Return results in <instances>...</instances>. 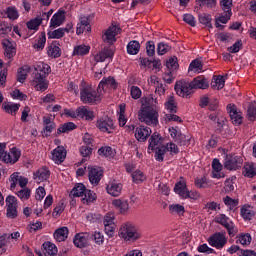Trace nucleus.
I'll use <instances>...</instances> for the list:
<instances>
[{"label": "nucleus", "mask_w": 256, "mask_h": 256, "mask_svg": "<svg viewBox=\"0 0 256 256\" xmlns=\"http://www.w3.org/2000/svg\"><path fill=\"white\" fill-rule=\"evenodd\" d=\"M175 91L178 97H182L184 99H189L191 95H193V87L191 86V82H187L185 80H180L175 84Z\"/></svg>", "instance_id": "0eeeda50"}, {"label": "nucleus", "mask_w": 256, "mask_h": 256, "mask_svg": "<svg viewBox=\"0 0 256 256\" xmlns=\"http://www.w3.org/2000/svg\"><path fill=\"white\" fill-rule=\"evenodd\" d=\"M96 126L99 128L102 133H113L115 131V125L113 120L109 117L100 118L96 122Z\"/></svg>", "instance_id": "4468645a"}, {"label": "nucleus", "mask_w": 256, "mask_h": 256, "mask_svg": "<svg viewBox=\"0 0 256 256\" xmlns=\"http://www.w3.org/2000/svg\"><path fill=\"white\" fill-rule=\"evenodd\" d=\"M121 33V28L117 25L112 24L110 27H108L102 36V39L104 43H109V45H113L115 41H117V35Z\"/></svg>", "instance_id": "6e6552de"}, {"label": "nucleus", "mask_w": 256, "mask_h": 256, "mask_svg": "<svg viewBox=\"0 0 256 256\" xmlns=\"http://www.w3.org/2000/svg\"><path fill=\"white\" fill-rule=\"evenodd\" d=\"M19 200L13 195L6 197V217L8 219H17L19 217Z\"/></svg>", "instance_id": "39448f33"}, {"label": "nucleus", "mask_w": 256, "mask_h": 256, "mask_svg": "<svg viewBox=\"0 0 256 256\" xmlns=\"http://www.w3.org/2000/svg\"><path fill=\"white\" fill-rule=\"evenodd\" d=\"M211 85L213 89H217L219 91L225 87V78H223L221 75L214 76Z\"/></svg>", "instance_id": "49530a36"}, {"label": "nucleus", "mask_w": 256, "mask_h": 256, "mask_svg": "<svg viewBox=\"0 0 256 256\" xmlns=\"http://www.w3.org/2000/svg\"><path fill=\"white\" fill-rule=\"evenodd\" d=\"M223 170V165L219 162L218 159H214L212 162V177L214 179H223L225 174L221 172Z\"/></svg>", "instance_id": "bb28decb"}, {"label": "nucleus", "mask_w": 256, "mask_h": 256, "mask_svg": "<svg viewBox=\"0 0 256 256\" xmlns=\"http://www.w3.org/2000/svg\"><path fill=\"white\" fill-rule=\"evenodd\" d=\"M47 76L39 74L37 72L34 73V76L31 80V85L34 87L35 91H47L49 84L45 79Z\"/></svg>", "instance_id": "9b49d317"}, {"label": "nucleus", "mask_w": 256, "mask_h": 256, "mask_svg": "<svg viewBox=\"0 0 256 256\" xmlns=\"http://www.w3.org/2000/svg\"><path fill=\"white\" fill-rule=\"evenodd\" d=\"M139 49H141V44L136 40L130 41L127 45V53L129 55H137Z\"/></svg>", "instance_id": "a18cd8bd"}, {"label": "nucleus", "mask_w": 256, "mask_h": 256, "mask_svg": "<svg viewBox=\"0 0 256 256\" xmlns=\"http://www.w3.org/2000/svg\"><path fill=\"white\" fill-rule=\"evenodd\" d=\"M78 117H80V119H85L86 121H93V119H95V114L87 107L82 106L78 107Z\"/></svg>", "instance_id": "473e14b6"}, {"label": "nucleus", "mask_w": 256, "mask_h": 256, "mask_svg": "<svg viewBox=\"0 0 256 256\" xmlns=\"http://www.w3.org/2000/svg\"><path fill=\"white\" fill-rule=\"evenodd\" d=\"M140 101L141 108L138 112L139 121L145 123V125L157 127V125H159V110H157V107L153 106L155 99L153 96H147L142 97Z\"/></svg>", "instance_id": "f257e3e1"}, {"label": "nucleus", "mask_w": 256, "mask_h": 256, "mask_svg": "<svg viewBox=\"0 0 256 256\" xmlns=\"http://www.w3.org/2000/svg\"><path fill=\"white\" fill-rule=\"evenodd\" d=\"M19 107H21V104H17L13 102H7L2 105V109L5 111V113H8L9 115H12V116L17 115V111H19Z\"/></svg>", "instance_id": "e433bc0d"}, {"label": "nucleus", "mask_w": 256, "mask_h": 256, "mask_svg": "<svg viewBox=\"0 0 256 256\" xmlns=\"http://www.w3.org/2000/svg\"><path fill=\"white\" fill-rule=\"evenodd\" d=\"M163 143V138L159 133L154 132L153 135L149 139L148 151H155V149H159V145Z\"/></svg>", "instance_id": "cd10ccee"}, {"label": "nucleus", "mask_w": 256, "mask_h": 256, "mask_svg": "<svg viewBox=\"0 0 256 256\" xmlns=\"http://www.w3.org/2000/svg\"><path fill=\"white\" fill-rule=\"evenodd\" d=\"M243 174L245 177L253 178L256 175V164L253 162H248L244 165Z\"/></svg>", "instance_id": "a19ab883"}, {"label": "nucleus", "mask_w": 256, "mask_h": 256, "mask_svg": "<svg viewBox=\"0 0 256 256\" xmlns=\"http://www.w3.org/2000/svg\"><path fill=\"white\" fill-rule=\"evenodd\" d=\"M15 195L18 196L20 201H29V199H31V189L22 188L21 190L15 192Z\"/></svg>", "instance_id": "09e8293b"}, {"label": "nucleus", "mask_w": 256, "mask_h": 256, "mask_svg": "<svg viewBox=\"0 0 256 256\" xmlns=\"http://www.w3.org/2000/svg\"><path fill=\"white\" fill-rule=\"evenodd\" d=\"M76 127L75 123L67 122L57 129V134L61 135V133H68V131H73Z\"/></svg>", "instance_id": "3c124183"}, {"label": "nucleus", "mask_w": 256, "mask_h": 256, "mask_svg": "<svg viewBox=\"0 0 256 256\" xmlns=\"http://www.w3.org/2000/svg\"><path fill=\"white\" fill-rule=\"evenodd\" d=\"M11 243V236L9 234L0 235V255L7 253V247Z\"/></svg>", "instance_id": "58836bf2"}, {"label": "nucleus", "mask_w": 256, "mask_h": 256, "mask_svg": "<svg viewBox=\"0 0 256 256\" xmlns=\"http://www.w3.org/2000/svg\"><path fill=\"white\" fill-rule=\"evenodd\" d=\"M103 97V90L97 91L91 85L82 86L80 89V99L82 103H99Z\"/></svg>", "instance_id": "f03ea898"}, {"label": "nucleus", "mask_w": 256, "mask_h": 256, "mask_svg": "<svg viewBox=\"0 0 256 256\" xmlns=\"http://www.w3.org/2000/svg\"><path fill=\"white\" fill-rule=\"evenodd\" d=\"M171 51V46L169 44L160 42L157 45V53L158 55H165L166 53H169Z\"/></svg>", "instance_id": "4d7b16f0"}, {"label": "nucleus", "mask_w": 256, "mask_h": 256, "mask_svg": "<svg viewBox=\"0 0 256 256\" xmlns=\"http://www.w3.org/2000/svg\"><path fill=\"white\" fill-rule=\"evenodd\" d=\"M195 185L198 189H207L209 187V180L207 177L196 178Z\"/></svg>", "instance_id": "5fc2aeb1"}, {"label": "nucleus", "mask_w": 256, "mask_h": 256, "mask_svg": "<svg viewBox=\"0 0 256 256\" xmlns=\"http://www.w3.org/2000/svg\"><path fill=\"white\" fill-rule=\"evenodd\" d=\"M106 190L111 197H119L123 191V184L117 181H111L107 184Z\"/></svg>", "instance_id": "412c9836"}, {"label": "nucleus", "mask_w": 256, "mask_h": 256, "mask_svg": "<svg viewBox=\"0 0 256 256\" xmlns=\"http://www.w3.org/2000/svg\"><path fill=\"white\" fill-rule=\"evenodd\" d=\"M65 20V10H58L50 19L49 28L57 29V27H61L65 23Z\"/></svg>", "instance_id": "f3484780"}, {"label": "nucleus", "mask_w": 256, "mask_h": 256, "mask_svg": "<svg viewBox=\"0 0 256 256\" xmlns=\"http://www.w3.org/2000/svg\"><path fill=\"white\" fill-rule=\"evenodd\" d=\"M67 157V150L63 146H58L51 152L50 159H52L56 165H61Z\"/></svg>", "instance_id": "a211bd4d"}, {"label": "nucleus", "mask_w": 256, "mask_h": 256, "mask_svg": "<svg viewBox=\"0 0 256 256\" xmlns=\"http://www.w3.org/2000/svg\"><path fill=\"white\" fill-rule=\"evenodd\" d=\"M118 123L120 127L127 125V117H125V104H120L118 112Z\"/></svg>", "instance_id": "8fccbe9b"}, {"label": "nucleus", "mask_w": 256, "mask_h": 256, "mask_svg": "<svg viewBox=\"0 0 256 256\" xmlns=\"http://www.w3.org/2000/svg\"><path fill=\"white\" fill-rule=\"evenodd\" d=\"M242 165L243 158L237 155H228L224 161V167L229 171H236V169H239Z\"/></svg>", "instance_id": "9d476101"}, {"label": "nucleus", "mask_w": 256, "mask_h": 256, "mask_svg": "<svg viewBox=\"0 0 256 256\" xmlns=\"http://www.w3.org/2000/svg\"><path fill=\"white\" fill-rule=\"evenodd\" d=\"M166 67L170 71V73H173V71H177V69H179L177 57L169 58L166 62Z\"/></svg>", "instance_id": "603ef678"}, {"label": "nucleus", "mask_w": 256, "mask_h": 256, "mask_svg": "<svg viewBox=\"0 0 256 256\" xmlns=\"http://www.w3.org/2000/svg\"><path fill=\"white\" fill-rule=\"evenodd\" d=\"M199 21L202 25H206V27H213L211 25V21H213V18H211V15L209 14H200Z\"/></svg>", "instance_id": "680f3d73"}, {"label": "nucleus", "mask_w": 256, "mask_h": 256, "mask_svg": "<svg viewBox=\"0 0 256 256\" xmlns=\"http://www.w3.org/2000/svg\"><path fill=\"white\" fill-rule=\"evenodd\" d=\"M45 43H47V37L45 33H42L38 39L35 40L32 47L36 51H43V49H45Z\"/></svg>", "instance_id": "c03bdc74"}, {"label": "nucleus", "mask_w": 256, "mask_h": 256, "mask_svg": "<svg viewBox=\"0 0 256 256\" xmlns=\"http://www.w3.org/2000/svg\"><path fill=\"white\" fill-rule=\"evenodd\" d=\"M35 73H39V75L47 77V75L51 73V66L43 62H39L35 67Z\"/></svg>", "instance_id": "79ce46f5"}, {"label": "nucleus", "mask_w": 256, "mask_h": 256, "mask_svg": "<svg viewBox=\"0 0 256 256\" xmlns=\"http://www.w3.org/2000/svg\"><path fill=\"white\" fill-rule=\"evenodd\" d=\"M44 255L54 256L57 255V246L51 242H44L42 245Z\"/></svg>", "instance_id": "ea45409f"}, {"label": "nucleus", "mask_w": 256, "mask_h": 256, "mask_svg": "<svg viewBox=\"0 0 256 256\" xmlns=\"http://www.w3.org/2000/svg\"><path fill=\"white\" fill-rule=\"evenodd\" d=\"M227 111L234 125H241L243 123V113L237 109V106L230 104L227 106Z\"/></svg>", "instance_id": "dca6fc26"}, {"label": "nucleus", "mask_w": 256, "mask_h": 256, "mask_svg": "<svg viewBox=\"0 0 256 256\" xmlns=\"http://www.w3.org/2000/svg\"><path fill=\"white\" fill-rule=\"evenodd\" d=\"M236 243H240V245H249L251 243V235L250 234H240L237 237Z\"/></svg>", "instance_id": "69168bd1"}, {"label": "nucleus", "mask_w": 256, "mask_h": 256, "mask_svg": "<svg viewBox=\"0 0 256 256\" xmlns=\"http://www.w3.org/2000/svg\"><path fill=\"white\" fill-rule=\"evenodd\" d=\"M164 109L168 113H177V101L175 100V96L170 95L167 97L164 103Z\"/></svg>", "instance_id": "2f4dec72"}, {"label": "nucleus", "mask_w": 256, "mask_h": 256, "mask_svg": "<svg viewBox=\"0 0 256 256\" xmlns=\"http://www.w3.org/2000/svg\"><path fill=\"white\" fill-rule=\"evenodd\" d=\"M98 89L102 91V95H105L107 89H117V81L111 76L104 78L99 83Z\"/></svg>", "instance_id": "aec40b11"}, {"label": "nucleus", "mask_w": 256, "mask_h": 256, "mask_svg": "<svg viewBox=\"0 0 256 256\" xmlns=\"http://www.w3.org/2000/svg\"><path fill=\"white\" fill-rule=\"evenodd\" d=\"M223 202L227 207H229V209H235V207L239 205V200L233 199L229 196L224 197Z\"/></svg>", "instance_id": "bf43d9fd"}, {"label": "nucleus", "mask_w": 256, "mask_h": 256, "mask_svg": "<svg viewBox=\"0 0 256 256\" xmlns=\"http://www.w3.org/2000/svg\"><path fill=\"white\" fill-rule=\"evenodd\" d=\"M113 55H114L113 50L107 47L94 55V61H96V63H103L105 59H109L113 57Z\"/></svg>", "instance_id": "393cba45"}, {"label": "nucleus", "mask_w": 256, "mask_h": 256, "mask_svg": "<svg viewBox=\"0 0 256 256\" xmlns=\"http://www.w3.org/2000/svg\"><path fill=\"white\" fill-rule=\"evenodd\" d=\"M21 158V150L17 148H11L9 153L5 152L3 156V162L10 164V165H15L17 161Z\"/></svg>", "instance_id": "6ab92c4d"}, {"label": "nucleus", "mask_w": 256, "mask_h": 256, "mask_svg": "<svg viewBox=\"0 0 256 256\" xmlns=\"http://www.w3.org/2000/svg\"><path fill=\"white\" fill-rule=\"evenodd\" d=\"M11 33V27L5 22H0V37L5 38Z\"/></svg>", "instance_id": "774afa93"}, {"label": "nucleus", "mask_w": 256, "mask_h": 256, "mask_svg": "<svg viewBox=\"0 0 256 256\" xmlns=\"http://www.w3.org/2000/svg\"><path fill=\"white\" fill-rule=\"evenodd\" d=\"M88 177L91 185L97 186L103 178V169L100 167H90L88 168Z\"/></svg>", "instance_id": "2eb2a0df"}, {"label": "nucleus", "mask_w": 256, "mask_h": 256, "mask_svg": "<svg viewBox=\"0 0 256 256\" xmlns=\"http://www.w3.org/2000/svg\"><path fill=\"white\" fill-rule=\"evenodd\" d=\"M98 155H100V157H112L113 156V149L109 146L101 147L98 150Z\"/></svg>", "instance_id": "0e129e2a"}, {"label": "nucleus", "mask_w": 256, "mask_h": 256, "mask_svg": "<svg viewBox=\"0 0 256 256\" xmlns=\"http://www.w3.org/2000/svg\"><path fill=\"white\" fill-rule=\"evenodd\" d=\"M208 243L215 249H223L227 245V236L223 233H215L208 239Z\"/></svg>", "instance_id": "ddd939ff"}, {"label": "nucleus", "mask_w": 256, "mask_h": 256, "mask_svg": "<svg viewBox=\"0 0 256 256\" xmlns=\"http://www.w3.org/2000/svg\"><path fill=\"white\" fill-rule=\"evenodd\" d=\"M6 15L8 19H11L12 21H15V19H19V11H17V8L13 6L6 9Z\"/></svg>", "instance_id": "6e6d98bb"}, {"label": "nucleus", "mask_w": 256, "mask_h": 256, "mask_svg": "<svg viewBox=\"0 0 256 256\" xmlns=\"http://www.w3.org/2000/svg\"><path fill=\"white\" fill-rule=\"evenodd\" d=\"M73 197H82V203L89 205V203H93L97 199V195L91 191L87 190L85 185L82 183L76 184L71 191Z\"/></svg>", "instance_id": "20e7f679"}, {"label": "nucleus", "mask_w": 256, "mask_h": 256, "mask_svg": "<svg viewBox=\"0 0 256 256\" xmlns=\"http://www.w3.org/2000/svg\"><path fill=\"white\" fill-rule=\"evenodd\" d=\"M73 243L75 247H78V249H83L84 247H87V245L89 244V234L87 233L76 234L73 239Z\"/></svg>", "instance_id": "4be33fe9"}, {"label": "nucleus", "mask_w": 256, "mask_h": 256, "mask_svg": "<svg viewBox=\"0 0 256 256\" xmlns=\"http://www.w3.org/2000/svg\"><path fill=\"white\" fill-rule=\"evenodd\" d=\"M113 207L119 211L122 215H125L129 211V201L126 199H114L112 201Z\"/></svg>", "instance_id": "b1692460"}, {"label": "nucleus", "mask_w": 256, "mask_h": 256, "mask_svg": "<svg viewBox=\"0 0 256 256\" xmlns=\"http://www.w3.org/2000/svg\"><path fill=\"white\" fill-rule=\"evenodd\" d=\"M91 51V46L85 44H79L74 47L72 55L74 57H85V55H89Z\"/></svg>", "instance_id": "c756f323"}, {"label": "nucleus", "mask_w": 256, "mask_h": 256, "mask_svg": "<svg viewBox=\"0 0 256 256\" xmlns=\"http://www.w3.org/2000/svg\"><path fill=\"white\" fill-rule=\"evenodd\" d=\"M220 7L222 11L232 13L233 0H220Z\"/></svg>", "instance_id": "338daca9"}, {"label": "nucleus", "mask_w": 256, "mask_h": 256, "mask_svg": "<svg viewBox=\"0 0 256 256\" xmlns=\"http://www.w3.org/2000/svg\"><path fill=\"white\" fill-rule=\"evenodd\" d=\"M44 19H49V15H47V13L45 12L41 13L40 15H38L34 19L29 20L26 23V27L32 32V35L39 31V27H41V23H43Z\"/></svg>", "instance_id": "f8f14e48"}, {"label": "nucleus", "mask_w": 256, "mask_h": 256, "mask_svg": "<svg viewBox=\"0 0 256 256\" xmlns=\"http://www.w3.org/2000/svg\"><path fill=\"white\" fill-rule=\"evenodd\" d=\"M214 221L227 229L229 237H235L237 235V227H235L233 221H231L225 214H218Z\"/></svg>", "instance_id": "423d86ee"}, {"label": "nucleus", "mask_w": 256, "mask_h": 256, "mask_svg": "<svg viewBox=\"0 0 256 256\" xmlns=\"http://www.w3.org/2000/svg\"><path fill=\"white\" fill-rule=\"evenodd\" d=\"M174 192L176 195H179L181 199H185L187 197V193H189V190L187 189V182L185 180H180L175 184Z\"/></svg>", "instance_id": "a878e982"}, {"label": "nucleus", "mask_w": 256, "mask_h": 256, "mask_svg": "<svg viewBox=\"0 0 256 256\" xmlns=\"http://www.w3.org/2000/svg\"><path fill=\"white\" fill-rule=\"evenodd\" d=\"M67 237H69V228L67 227L58 228L54 232V239L58 241V243L66 241Z\"/></svg>", "instance_id": "f704fd0d"}, {"label": "nucleus", "mask_w": 256, "mask_h": 256, "mask_svg": "<svg viewBox=\"0 0 256 256\" xmlns=\"http://www.w3.org/2000/svg\"><path fill=\"white\" fill-rule=\"evenodd\" d=\"M49 169L47 168H40L38 169L33 176V179L36 183H43V181H47L49 179Z\"/></svg>", "instance_id": "c85d7f7f"}, {"label": "nucleus", "mask_w": 256, "mask_h": 256, "mask_svg": "<svg viewBox=\"0 0 256 256\" xmlns=\"http://www.w3.org/2000/svg\"><path fill=\"white\" fill-rule=\"evenodd\" d=\"M9 181L10 191H13L17 188V183L19 184V187H21V189L27 188V184L29 183V179L20 175L19 172H14L13 174H11Z\"/></svg>", "instance_id": "1a4fd4ad"}, {"label": "nucleus", "mask_w": 256, "mask_h": 256, "mask_svg": "<svg viewBox=\"0 0 256 256\" xmlns=\"http://www.w3.org/2000/svg\"><path fill=\"white\" fill-rule=\"evenodd\" d=\"M132 179L134 183H143L146 177L145 174H143V172H141L140 170H136L132 173Z\"/></svg>", "instance_id": "e2e57ef3"}, {"label": "nucleus", "mask_w": 256, "mask_h": 256, "mask_svg": "<svg viewBox=\"0 0 256 256\" xmlns=\"http://www.w3.org/2000/svg\"><path fill=\"white\" fill-rule=\"evenodd\" d=\"M190 73H203V62L199 59L193 60L188 68Z\"/></svg>", "instance_id": "37998d69"}, {"label": "nucleus", "mask_w": 256, "mask_h": 256, "mask_svg": "<svg viewBox=\"0 0 256 256\" xmlns=\"http://www.w3.org/2000/svg\"><path fill=\"white\" fill-rule=\"evenodd\" d=\"M119 237L124 241H137L141 239V233L131 222H126L120 226Z\"/></svg>", "instance_id": "7ed1b4c3"}, {"label": "nucleus", "mask_w": 256, "mask_h": 256, "mask_svg": "<svg viewBox=\"0 0 256 256\" xmlns=\"http://www.w3.org/2000/svg\"><path fill=\"white\" fill-rule=\"evenodd\" d=\"M152 130L146 126H139L135 129V138L137 141H147V138L151 135Z\"/></svg>", "instance_id": "5701e85b"}, {"label": "nucleus", "mask_w": 256, "mask_h": 256, "mask_svg": "<svg viewBox=\"0 0 256 256\" xmlns=\"http://www.w3.org/2000/svg\"><path fill=\"white\" fill-rule=\"evenodd\" d=\"M192 90L194 89H207L209 87V81L203 77H196L192 82H190Z\"/></svg>", "instance_id": "72a5a7b5"}, {"label": "nucleus", "mask_w": 256, "mask_h": 256, "mask_svg": "<svg viewBox=\"0 0 256 256\" xmlns=\"http://www.w3.org/2000/svg\"><path fill=\"white\" fill-rule=\"evenodd\" d=\"M29 71H30L29 66H24L23 68H20L18 70L17 78L19 83L25 82V79H27V75L29 74Z\"/></svg>", "instance_id": "864d4df0"}, {"label": "nucleus", "mask_w": 256, "mask_h": 256, "mask_svg": "<svg viewBox=\"0 0 256 256\" xmlns=\"http://www.w3.org/2000/svg\"><path fill=\"white\" fill-rule=\"evenodd\" d=\"M247 117L249 121H255L256 119V102L251 103L247 110Z\"/></svg>", "instance_id": "052dcab7"}, {"label": "nucleus", "mask_w": 256, "mask_h": 256, "mask_svg": "<svg viewBox=\"0 0 256 256\" xmlns=\"http://www.w3.org/2000/svg\"><path fill=\"white\" fill-rule=\"evenodd\" d=\"M241 215L246 221H251L255 217V209L250 205H244L241 208Z\"/></svg>", "instance_id": "4c0bfd02"}, {"label": "nucleus", "mask_w": 256, "mask_h": 256, "mask_svg": "<svg viewBox=\"0 0 256 256\" xmlns=\"http://www.w3.org/2000/svg\"><path fill=\"white\" fill-rule=\"evenodd\" d=\"M48 39H63L65 37V32L63 28H58L56 30H49L47 32Z\"/></svg>", "instance_id": "de8ad7c7"}, {"label": "nucleus", "mask_w": 256, "mask_h": 256, "mask_svg": "<svg viewBox=\"0 0 256 256\" xmlns=\"http://www.w3.org/2000/svg\"><path fill=\"white\" fill-rule=\"evenodd\" d=\"M170 213H177V215H183L185 213V207L181 204H171L169 206Z\"/></svg>", "instance_id": "13d9d810"}, {"label": "nucleus", "mask_w": 256, "mask_h": 256, "mask_svg": "<svg viewBox=\"0 0 256 256\" xmlns=\"http://www.w3.org/2000/svg\"><path fill=\"white\" fill-rule=\"evenodd\" d=\"M47 55L52 59L61 57V48L57 46V42H53L47 47Z\"/></svg>", "instance_id": "c9c22d12"}, {"label": "nucleus", "mask_w": 256, "mask_h": 256, "mask_svg": "<svg viewBox=\"0 0 256 256\" xmlns=\"http://www.w3.org/2000/svg\"><path fill=\"white\" fill-rule=\"evenodd\" d=\"M91 31V25L89 24V19L86 17L81 18L80 22L77 24L76 34L83 35V33H89Z\"/></svg>", "instance_id": "7c9ffc66"}]
</instances>
